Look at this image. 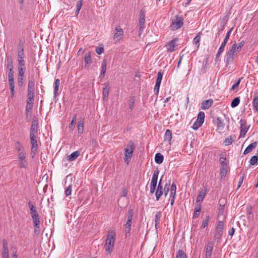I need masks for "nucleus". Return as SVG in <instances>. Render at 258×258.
<instances>
[{"mask_svg": "<svg viewBox=\"0 0 258 258\" xmlns=\"http://www.w3.org/2000/svg\"><path fill=\"white\" fill-rule=\"evenodd\" d=\"M257 144V142H254L249 145L244 151L243 154L246 155L251 152L252 150L254 149L256 147Z\"/></svg>", "mask_w": 258, "mask_h": 258, "instance_id": "9d476101", "label": "nucleus"}, {"mask_svg": "<svg viewBox=\"0 0 258 258\" xmlns=\"http://www.w3.org/2000/svg\"><path fill=\"white\" fill-rule=\"evenodd\" d=\"M17 61L18 65L25 64V61L24 60L25 53L24 51H17Z\"/></svg>", "mask_w": 258, "mask_h": 258, "instance_id": "0eeeda50", "label": "nucleus"}, {"mask_svg": "<svg viewBox=\"0 0 258 258\" xmlns=\"http://www.w3.org/2000/svg\"><path fill=\"white\" fill-rule=\"evenodd\" d=\"M37 134V124L36 123L32 122L30 130V136H36Z\"/></svg>", "mask_w": 258, "mask_h": 258, "instance_id": "ddd939ff", "label": "nucleus"}, {"mask_svg": "<svg viewBox=\"0 0 258 258\" xmlns=\"http://www.w3.org/2000/svg\"><path fill=\"white\" fill-rule=\"evenodd\" d=\"M19 161L25 160L26 156L24 152H19L18 154Z\"/></svg>", "mask_w": 258, "mask_h": 258, "instance_id": "4d7b16f0", "label": "nucleus"}, {"mask_svg": "<svg viewBox=\"0 0 258 258\" xmlns=\"http://www.w3.org/2000/svg\"><path fill=\"white\" fill-rule=\"evenodd\" d=\"M234 56V55L229 52L226 57V62L227 63H231L233 61Z\"/></svg>", "mask_w": 258, "mask_h": 258, "instance_id": "a19ab883", "label": "nucleus"}, {"mask_svg": "<svg viewBox=\"0 0 258 258\" xmlns=\"http://www.w3.org/2000/svg\"><path fill=\"white\" fill-rule=\"evenodd\" d=\"M170 183H167L165 184L164 190V196L166 197L168 195V193L169 191H170Z\"/></svg>", "mask_w": 258, "mask_h": 258, "instance_id": "864d4df0", "label": "nucleus"}, {"mask_svg": "<svg viewBox=\"0 0 258 258\" xmlns=\"http://www.w3.org/2000/svg\"><path fill=\"white\" fill-rule=\"evenodd\" d=\"M240 49L237 47V44L234 43L232 45L231 48L230 49V52L232 53L233 55H235L238 51H239Z\"/></svg>", "mask_w": 258, "mask_h": 258, "instance_id": "bb28decb", "label": "nucleus"}, {"mask_svg": "<svg viewBox=\"0 0 258 258\" xmlns=\"http://www.w3.org/2000/svg\"><path fill=\"white\" fill-rule=\"evenodd\" d=\"M207 192V189H205L204 191H201L200 192L199 196L197 199V203H200L204 200L205 197L206 196Z\"/></svg>", "mask_w": 258, "mask_h": 258, "instance_id": "b1692460", "label": "nucleus"}, {"mask_svg": "<svg viewBox=\"0 0 258 258\" xmlns=\"http://www.w3.org/2000/svg\"><path fill=\"white\" fill-rule=\"evenodd\" d=\"M216 122H217V125L218 130H219L220 131H223L224 127V123L222 121L220 117H218L216 119Z\"/></svg>", "mask_w": 258, "mask_h": 258, "instance_id": "393cba45", "label": "nucleus"}, {"mask_svg": "<svg viewBox=\"0 0 258 258\" xmlns=\"http://www.w3.org/2000/svg\"><path fill=\"white\" fill-rule=\"evenodd\" d=\"M163 78V74L161 72H158L157 74V78L156 81V83L161 85Z\"/></svg>", "mask_w": 258, "mask_h": 258, "instance_id": "09e8293b", "label": "nucleus"}, {"mask_svg": "<svg viewBox=\"0 0 258 258\" xmlns=\"http://www.w3.org/2000/svg\"><path fill=\"white\" fill-rule=\"evenodd\" d=\"M115 33L113 36V39L116 41L121 40L123 35V31L120 26H117L115 28Z\"/></svg>", "mask_w": 258, "mask_h": 258, "instance_id": "423d86ee", "label": "nucleus"}, {"mask_svg": "<svg viewBox=\"0 0 258 258\" xmlns=\"http://www.w3.org/2000/svg\"><path fill=\"white\" fill-rule=\"evenodd\" d=\"M33 102L34 101H29V100H27L26 107V114H28L29 112H31L33 107Z\"/></svg>", "mask_w": 258, "mask_h": 258, "instance_id": "c756f323", "label": "nucleus"}, {"mask_svg": "<svg viewBox=\"0 0 258 258\" xmlns=\"http://www.w3.org/2000/svg\"><path fill=\"white\" fill-rule=\"evenodd\" d=\"M25 64L18 65L19 77H24Z\"/></svg>", "mask_w": 258, "mask_h": 258, "instance_id": "e433bc0d", "label": "nucleus"}, {"mask_svg": "<svg viewBox=\"0 0 258 258\" xmlns=\"http://www.w3.org/2000/svg\"><path fill=\"white\" fill-rule=\"evenodd\" d=\"M210 217L209 215L206 216L205 219L203 221L201 227L202 228L206 227L209 223Z\"/></svg>", "mask_w": 258, "mask_h": 258, "instance_id": "de8ad7c7", "label": "nucleus"}, {"mask_svg": "<svg viewBox=\"0 0 258 258\" xmlns=\"http://www.w3.org/2000/svg\"><path fill=\"white\" fill-rule=\"evenodd\" d=\"M160 85L159 84H155L154 88V92L155 95L157 96L158 95L159 89H160Z\"/></svg>", "mask_w": 258, "mask_h": 258, "instance_id": "e2e57ef3", "label": "nucleus"}, {"mask_svg": "<svg viewBox=\"0 0 258 258\" xmlns=\"http://www.w3.org/2000/svg\"><path fill=\"white\" fill-rule=\"evenodd\" d=\"M10 91L15 90L14 80L8 81Z\"/></svg>", "mask_w": 258, "mask_h": 258, "instance_id": "69168bd1", "label": "nucleus"}, {"mask_svg": "<svg viewBox=\"0 0 258 258\" xmlns=\"http://www.w3.org/2000/svg\"><path fill=\"white\" fill-rule=\"evenodd\" d=\"M28 205L30 207V215L32 217L34 223V227L35 228V230H36V228H39V226L40 225V220L38 214L36 211V208L30 201L29 202Z\"/></svg>", "mask_w": 258, "mask_h": 258, "instance_id": "f257e3e1", "label": "nucleus"}, {"mask_svg": "<svg viewBox=\"0 0 258 258\" xmlns=\"http://www.w3.org/2000/svg\"><path fill=\"white\" fill-rule=\"evenodd\" d=\"M109 92V86L108 84H105L104 87L103 89V99H105L108 97Z\"/></svg>", "mask_w": 258, "mask_h": 258, "instance_id": "aec40b11", "label": "nucleus"}, {"mask_svg": "<svg viewBox=\"0 0 258 258\" xmlns=\"http://www.w3.org/2000/svg\"><path fill=\"white\" fill-rule=\"evenodd\" d=\"M35 88V82L33 80H30L28 82V91H34Z\"/></svg>", "mask_w": 258, "mask_h": 258, "instance_id": "ea45409f", "label": "nucleus"}, {"mask_svg": "<svg viewBox=\"0 0 258 258\" xmlns=\"http://www.w3.org/2000/svg\"><path fill=\"white\" fill-rule=\"evenodd\" d=\"M28 99L27 100H29V101H34V91H28Z\"/></svg>", "mask_w": 258, "mask_h": 258, "instance_id": "a18cd8bd", "label": "nucleus"}, {"mask_svg": "<svg viewBox=\"0 0 258 258\" xmlns=\"http://www.w3.org/2000/svg\"><path fill=\"white\" fill-rule=\"evenodd\" d=\"M80 155V152L78 151H75L71 153L68 156V160L69 161H73L76 159Z\"/></svg>", "mask_w": 258, "mask_h": 258, "instance_id": "cd10ccee", "label": "nucleus"}, {"mask_svg": "<svg viewBox=\"0 0 258 258\" xmlns=\"http://www.w3.org/2000/svg\"><path fill=\"white\" fill-rule=\"evenodd\" d=\"M205 116V113L203 111H200L198 114V117L196 121H197L200 123L203 124V123L204 122Z\"/></svg>", "mask_w": 258, "mask_h": 258, "instance_id": "5701e85b", "label": "nucleus"}, {"mask_svg": "<svg viewBox=\"0 0 258 258\" xmlns=\"http://www.w3.org/2000/svg\"><path fill=\"white\" fill-rule=\"evenodd\" d=\"M202 124L198 122L197 121H196L194 124H192V128L194 130H198L200 126H202Z\"/></svg>", "mask_w": 258, "mask_h": 258, "instance_id": "0e129e2a", "label": "nucleus"}, {"mask_svg": "<svg viewBox=\"0 0 258 258\" xmlns=\"http://www.w3.org/2000/svg\"><path fill=\"white\" fill-rule=\"evenodd\" d=\"M140 29L143 28L144 27V24L145 23V14L144 12L142 11H141L140 13Z\"/></svg>", "mask_w": 258, "mask_h": 258, "instance_id": "2eb2a0df", "label": "nucleus"}, {"mask_svg": "<svg viewBox=\"0 0 258 258\" xmlns=\"http://www.w3.org/2000/svg\"><path fill=\"white\" fill-rule=\"evenodd\" d=\"M8 81L14 80L13 70H8Z\"/></svg>", "mask_w": 258, "mask_h": 258, "instance_id": "603ef678", "label": "nucleus"}, {"mask_svg": "<svg viewBox=\"0 0 258 258\" xmlns=\"http://www.w3.org/2000/svg\"><path fill=\"white\" fill-rule=\"evenodd\" d=\"M164 160L163 156L160 153H157L155 156V161L156 163L160 164Z\"/></svg>", "mask_w": 258, "mask_h": 258, "instance_id": "412c9836", "label": "nucleus"}, {"mask_svg": "<svg viewBox=\"0 0 258 258\" xmlns=\"http://www.w3.org/2000/svg\"><path fill=\"white\" fill-rule=\"evenodd\" d=\"M172 139V133L171 131L169 130H167L165 135H164V140L165 141H167L168 142H170Z\"/></svg>", "mask_w": 258, "mask_h": 258, "instance_id": "7c9ffc66", "label": "nucleus"}, {"mask_svg": "<svg viewBox=\"0 0 258 258\" xmlns=\"http://www.w3.org/2000/svg\"><path fill=\"white\" fill-rule=\"evenodd\" d=\"M30 143L33 149L38 148V144L36 140V136H30Z\"/></svg>", "mask_w": 258, "mask_h": 258, "instance_id": "4be33fe9", "label": "nucleus"}, {"mask_svg": "<svg viewBox=\"0 0 258 258\" xmlns=\"http://www.w3.org/2000/svg\"><path fill=\"white\" fill-rule=\"evenodd\" d=\"M19 166H20V168H27V164H26V161L25 160H20V161H19Z\"/></svg>", "mask_w": 258, "mask_h": 258, "instance_id": "bf43d9fd", "label": "nucleus"}, {"mask_svg": "<svg viewBox=\"0 0 258 258\" xmlns=\"http://www.w3.org/2000/svg\"><path fill=\"white\" fill-rule=\"evenodd\" d=\"M226 158L224 155H222L220 156L219 159V162L221 165V166L223 165L227 166V163L226 162Z\"/></svg>", "mask_w": 258, "mask_h": 258, "instance_id": "49530a36", "label": "nucleus"}, {"mask_svg": "<svg viewBox=\"0 0 258 258\" xmlns=\"http://www.w3.org/2000/svg\"><path fill=\"white\" fill-rule=\"evenodd\" d=\"M9 250L7 244H4L3 246V258L9 257Z\"/></svg>", "mask_w": 258, "mask_h": 258, "instance_id": "72a5a7b5", "label": "nucleus"}, {"mask_svg": "<svg viewBox=\"0 0 258 258\" xmlns=\"http://www.w3.org/2000/svg\"><path fill=\"white\" fill-rule=\"evenodd\" d=\"M224 224L222 221H218L217 223L214 238L215 241L221 240L223 233Z\"/></svg>", "mask_w": 258, "mask_h": 258, "instance_id": "7ed1b4c3", "label": "nucleus"}, {"mask_svg": "<svg viewBox=\"0 0 258 258\" xmlns=\"http://www.w3.org/2000/svg\"><path fill=\"white\" fill-rule=\"evenodd\" d=\"M83 0H79L76 4V11L75 12V15L77 16L79 14L80 11L82 8V3Z\"/></svg>", "mask_w": 258, "mask_h": 258, "instance_id": "2f4dec72", "label": "nucleus"}, {"mask_svg": "<svg viewBox=\"0 0 258 258\" xmlns=\"http://www.w3.org/2000/svg\"><path fill=\"white\" fill-rule=\"evenodd\" d=\"M131 225L132 222L129 221V220H127L126 223L124 225L125 227V232L127 233H129L131 230Z\"/></svg>", "mask_w": 258, "mask_h": 258, "instance_id": "f704fd0d", "label": "nucleus"}, {"mask_svg": "<svg viewBox=\"0 0 258 258\" xmlns=\"http://www.w3.org/2000/svg\"><path fill=\"white\" fill-rule=\"evenodd\" d=\"M15 146H16V148L18 150V153L19 152H22L21 150L23 149V147L22 145L19 142H17L16 143Z\"/></svg>", "mask_w": 258, "mask_h": 258, "instance_id": "680f3d73", "label": "nucleus"}, {"mask_svg": "<svg viewBox=\"0 0 258 258\" xmlns=\"http://www.w3.org/2000/svg\"><path fill=\"white\" fill-rule=\"evenodd\" d=\"M176 191V186L174 183H172L170 187V198H175Z\"/></svg>", "mask_w": 258, "mask_h": 258, "instance_id": "c85d7f7f", "label": "nucleus"}, {"mask_svg": "<svg viewBox=\"0 0 258 258\" xmlns=\"http://www.w3.org/2000/svg\"><path fill=\"white\" fill-rule=\"evenodd\" d=\"M24 43H25V42L23 40L20 39L19 40V44L18 45L17 51H24Z\"/></svg>", "mask_w": 258, "mask_h": 258, "instance_id": "c9c22d12", "label": "nucleus"}, {"mask_svg": "<svg viewBox=\"0 0 258 258\" xmlns=\"http://www.w3.org/2000/svg\"><path fill=\"white\" fill-rule=\"evenodd\" d=\"M213 103V100L212 99L204 101L201 104V109L203 110H206L212 106Z\"/></svg>", "mask_w": 258, "mask_h": 258, "instance_id": "1a4fd4ad", "label": "nucleus"}, {"mask_svg": "<svg viewBox=\"0 0 258 258\" xmlns=\"http://www.w3.org/2000/svg\"><path fill=\"white\" fill-rule=\"evenodd\" d=\"M162 213L161 212H157L155 215V223L156 225H159L160 223V219L161 217Z\"/></svg>", "mask_w": 258, "mask_h": 258, "instance_id": "37998d69", "label": "nucleus"}, {"mask_svg": "<svg viewBox=\"0 0 258 258\" xmlns=\"http://www.w3.org/2000/svg\"><path fill=\"white\" fill-rule=\"evenodd\" d=\"M177 41L176 39H174L170 41L166 45L167 51L172 52L174 50V47L175 46V43Z\"/></svg>", "mask_w": 258, "mask_h": 258, "instance_id": "6e6552de", "label": "nucleus"}, {"mask_svg": "<svg viewBox=\"0 0 258 258\" xmlns=\"http://www.w3.org/2000/svg\"><path fill=\"white\" fill-rule=\"evenodd\" d=\"M212 243H208L206 247V258H211V253L213 250Z\"/></svg>", "mask_w": 258, "mask_h": 258, "instance_id": "4468645a", "label": "nucleus"}, {"mask_svg": "<svg viewBox=\"0 0 258 258\" xmlns=\"http://www.w3.org/2000/svg\"><path fill=\"white\" fill-rule=\"evenodd\" d=\"M242 79V78H239L236 82H235L232 86L231 88V90H234L235 89H236L239 85L240 83L241 82V80Z\"/></svg>", "mask_w": 258, "mask_h": 258, "instance_id": "13d9d810", "label": "nucleus"}, {"mask_svg": "<svg viewBox=\"0 0 258 258\" xmlns=\"http://www.w3.org/2000/svg\"><path fill=\"white\" fill-rule=\"evenodd\" d=\"M115 233L114 231L110 230L108 231L105 242H114Z\"/></svg>", "mask_w": 258, "mask_h": 258, "instance_id": "f8f14e48", "label": "nucleus"}, {"mask_svg": "<svg viewBox=\"0 0 258 258\" xmlns=\"http://www.w3.org/2000/svg\"><path fill=\"white\" fill-rule=\"evenodd\" d=\"M201 210V204H200L199 205V206L195 209V212L193 215L194 218H197V217L199 216V213H200Z\"/></svg>", "mask_w": 258, "mask_h": 258, "instance_id": "79ce46f5", "label": "nucleus"}, {"mask_svg": "<svg viewBox=\"0 0 258 258\" xmlns=\"http://www.w3.org/2000/svg\"><path fill=\"white\" fill-rule=\"evenodd\" d=\"M72 185H70L65 190V194L66 196H69L71 194L72 192Z\"/></svg>", "mask_w": 258, "mask_h": 258, "instance_id": "774afa93", "label": "nucleus"}, {"mask_svg": "<svg viewBox=\"0 0 258 258\" xmlns=\"http://www.w3.org/2000/svg\"><path fill=\"white\" fill-rule=\"evenodd\" d=\"M220 170L221 178L222 179H223L225 178V177L226 175L227 170H228V166L223 165L222 166L220 167Z\"/></svg>", "mask_w": 258, "mask_h": 258, "instance_id": "6ab92c4d", "label": "nucleus"}, {"mask_svg": "<svg viewBox=\"0 0 258 258\" xmlns=\"http://www.w3.org/2000/svg\"><path fill=\"white\" fill-rule=\"evenodd\" d=\"M227 42H228L227 41L224 39L223 42H222V43L220 45L219 50L224 51V48H225V45L227 44Z\"/></svg>", "mask_w": 258, "mask_h": 258, "instance_id": "338daca9", "label": "nucleus"}, {"mask_svg": "<svg viewBox=\"0 0 258 258\" xmlns=\"http://www.w3.org/2000/svg\"><path fill=\"white\" fill-rule=\"evenodd\" d=\"M60 85V81L58 79H56L55 80V82L54 83V96L56 95V93L58 92V88Z\"/></svg>", "mask_w": 258, "mask_h": 258, "instance_id": "473e14b6", "label": "nucleus"}, {"mask_svg": "<svg viewBox=\"0 0 258 258\" xmlns=\"http://www.w3.org/2000/svg\"><path fill=\"white\" fill-rule=\"evenodd\" d=\"M114 243H106L104 245V249L107 254H110L113 250Z\"/></svg>", "mask_w": 258, "mask_h": 258, "instance_id": "dca6fc26", "label": "nucleus"}, {"mask_svg": "<svg viewBox=\"0 0 258 258\" xmlns=\"http://www.w3.org/2000/svg\"><path fill=\"white\" fill-rule=\"evenodd\" d=\"M258 162V157L257 156H252L249 160V163L251 165H256Z\"/></svg>", "mask_w": 258, "mask_h": 258, "instance_id": "c03bdc74", "label": "nucleus"}, {"mask_svg": "<svg viewBox=\"0 0 258 258\" xmlns=\"http://www.w3.org/2000/svg\"><path fill=\"white\" fill-rule=\"evenodd\" d=\"M134 215V211L133 209H130L128 211V215L127 217V220L129 221H132Z\"/></svg>", "mask_w": 258, "mask_h": 258, "instance_id": "6e6d98bb", "label": "nucleus"}, {"mask_svg": "<svg viewBox=\"0 0 258 258\" xmlns=\"http://www.w3.org/2000/svg\"><path fill=\"white\" fill-rule=\"evenodd\" d=\"M233 142V139L232 138L231 136H229L228 138H226L224 143H225L226 146H229Z\"/></svg>", "mask_w": 258, "mask_h": 258, "instance_id": "5fc2aeb1", "label": "nucleus"}, {"mask_svg": "<svg viewBox=\"0 0 258 258\" xmlns=\"http://www.w3.org/2000/svg\"><path fill=\"white\" fill-rule=\"evenodd\" d=\"M240 103L239 97H236L233 99L231 103V106L232 108H234L238 105Z\"/></svg>", "mask_w": 258, "mask_h": 258, "instance_id": "58836bf2", "label": "nucleus"}, {"mask_svg": "<svg viewBox=\"0 0 258 258\" xmlns=\"http://www.w3.org/2000/svg\"><path fill=\"white\" fill-rule=\"evenodd\" d=\"M200 39V33H199L197 35H196V36L192 40L193 45H195V50H198L199 47Z\"/></svg>", "mask_w": 258, "mask_h": 258, "instance_id": "a211bd4d", "label": "nucleus"}, {"mask_svg": "<svg viewBox=\"0 0 258 258\" xmlns=\"http://www.w3.org/2000/svg\"><path fill=\"white\" fill-rule=\"evenodd\" d=\"M106 60L103 59L101 64V71L100 75V77L101 78H103L104 77L106 71Z\"/></svg>", "mask_w": 258, "mask_h": 258, "instance_id": "f3484780", "label": "nucleus"}, {"mask_svg": "<svg viewBox=\"0 0 258 258\" xmlns=\"http://www.w3.org/2000/svg\"><path fill=\"white\" fill-rule=\"evenodd\" d=\"M8 70H13V60L11 57H8L7 58Z\"/></svg>", "mask_w": 258, "mask_h": 258, "instance_id": "4c0bfd02", "label": "nucleus"}, {"mask_svg": "<svg viewBox=\"0 0 258 258\" xmlns=\"http://www.w3.org/2000/svg\"><path fill=\"white\" fill-rule=\"evenodd\" d=\"M252 105L254 111L258 112V91L254 93Z\"/></svg>", "mask_w": 258, "mask_h": 258, "instance_id": "9b49d317", "label": "nucleus"}, {"mask_svg": "<svg viewBox=\"0 0 258 258\" xmlns=\"http://www.w3.org/2000/svg\"><path fill=\"white\" fill-rule=\"evenodd\" d=\"M157 183V182H151L150 190L151 194H153L155 191Z\"/></svg>", "mask_w": 258, "mask_h": 258, "instance_id": "8fccbe9b", "label": "nucleus"}, {"mask_svg": "<svg viewBox=\"0 0 258 258\" xmlns=\"http://www.w3.org/2000/svg\"><path fill=\"white\" fill-rule=\"evenodd\" d=\"M78 132L79 134H82L84 131V119L79 121L78 125Z\"/></svg>", "mask_w": 258, "mask_h": 258, "instance_id": "a878e982", "label": "nucleus"}, {"mask_svg": "<svg viewBox=\"0 0 258 258\" xmlns=\"http://www.w3.org/2000/svg\"><path fill=\"white\" fill-rule=\"evenodd\" d=\"M163 194V190H156L155 196L156 201H159L161 196Z\"/></svg>", "mask_w": 258, "mask_h": 258, "instance_id": "052dcab7", "label": "nucleus"}, {"mask_svg": "<svg viewBox=\"0 0 258 258\" xmlns=\"http://www.w3.org/2000/svg\"><path fill=\"white\" fill-rule=\"evenodd\" d=\"M240 123V135L239 138H244L245 134L248 131L250 125H247V121L245 119H241Z\"/></svg>", "mask_w": 258, "mask_h": 258, "instance_id": "39448f33", "label": "nucleus"}, {"mask_svg": "<svg viewBox=\"0 0 258 258\" xmlns=\"http://www.w3.org/2000/svg\"><path fill=\"white\" fill-rule=\"evenodd\" d=\"M176 258H187L185 253L182 250H179Z\"/></svg>", "mask_w": 258, "mask_h": 258, "instance_id": "3c124183", "label": "nucleus"}, {"mask_svg": "<svg viewBox=\"0 0 258 258\" xmlns=\"http://www.w3.org/2000/svg\"><path fill=\"white\" fill-rule=\"evenodd\" d=\"M183 25V18L182 16H176L175 19L172 20L170 27L172 30H176L180 28Z\"/></svg>", "mask_w": 258, "mask_h": 258, "instance_id": "20e7f679", "label": "nucleus"}, {"mask_svg": "<svg viewBox=\"0 0 258 258\" xmlns=\"http://www.w3.org/2000/svg\"><path fill=\"white\" fill-rule=\"evenodd\" d=\"M135 148V146L133 141H130L127 144L126 147L124 148V161L128 164L131 158L133 156V152Z\"/></svg>", "mask_w": 258, "mask_h": 258, "instance_id": "f03ea898", "label": "nucleus"}]
</instances>
